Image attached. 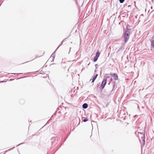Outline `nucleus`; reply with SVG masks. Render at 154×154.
I'll return each mask as SVG.
<instances>
[{"mask_svg":"<svg viewBox=\"0 0 154 154\" xmlns=\"http://www.w3.org/2000/svg\"><path fill=\"white\" fill-rule=\"evenodd\" d=\"M135 134L136 135L138 136L139 138H140V137L141 138L143 141V144L144 145L145 143V131H143L142 132L136 131L135 132Z\"/></svg>","mask_w":154,"mask_h":154,"instance_id":"1","label":"nucleus"},{"mask_svg":"<svg viewBox=\"0 0 154 154\" xmlns=\"http://www.w3.org/2000/svg\"><path fill=\"white\" fill-rule=\"evenodd\" d=\"M123 37L124 42L125 43H126L129 38L130 35L128 33H124L123 34Z\"/></svg>","mask_w":154,"mask_h":154,"instance_id":"2","label":"nucleus"},{"mask_svg":"<svg viewBox=\"0 0 154 154\" xmlns=\"http://www.w3.org/2000/svg\"><path fill=\"white\" fill-rule=\"evenodd\" d=\"M106 78H104L103 80L101 85V89H103L105 87L106 83Z\"/></svg>","mask_w":154,"mask_h":154,"instance_id":"3","label":"nucleus"},{"mask_svg":"<svg viewBox=\"0 0 154 154\" xmlns=\"http://www.w3.org/2000/svg\"><path fill=\"white\" fill-rule=\"evenodd\" d=\"M110 75L114 78L115 80H117L118 79V76L116 73H111Z\"/></svg>","mask_w":154,"mask_h":154,"instance_id":"4","label":"nucleus"},{"mask_svg":"<svg viewBox=\"0 0 154 154\" xmlns=\"http://www.w3.org/2000/svg\"><path fill=\"white\" fill-rule=\"evenodd\" d=\"M125 33H128L129 35L131 34V30L130 29H128V28L127 26L126 27V30H125V32H124Z\"/></svg>","mask_w":154,"mask_h":154,"instance_id":"5","label":"nucleus"},{"mask_svg":"<svg viewBox=\"0 0 154 154\" xmlns=\"http://www.w3.org/2000/svg\"><path fill=\"white\" fill-rule=\"evenodd\" d=\"M55 51L51 55V56L50 58V59H52V60L51 61V62H53L54 61V59L55 58Z\"/></svg>","mask_w":154,"mask_h":154,"instance_id":"6","label":"nucleus"},{"mask_svg":"<svg viewBox=\"0 0 154 154\" xmlns=\"http://www.w3.org/2000/svg\"><path fill=\"white\" fill-rule=\"evenodd\" d=\"M98 75V74H97L95 75H94L93 77V79H92V83L96 79V78L97 77Z\"/></svg>","mask_w":154,"mask_h":154,"instance_id":"7","label":"nucleus"},{"mask_svg":"<svg viewBox=\"0 0 154 154\" xmlns=\"http://www.w3.org/2000/svg\"><path fill=\"white\" fill-rule=\"evenodd\" d=\"M122 46H121L119 49L118 51H120L122 49H124V47L125 45V44H122Z\"/></svg>","mask_w":154,"mask_h":154,"instance_id":"8","label":"nucleus"},{"mask_svg":"<svg viewBox=\"0 0 154 154\" xmlns=\"http://www.w3.org/2000/svg\"><path fill=\"white\" fill-rule=\"evenodd\" d=\"M151 46L154 50V40H152L151 41Z\"/></svg>","mask_w":154,"mask_h":154,"instance_id":"9","label":"nucleus"},{"mask_svg":"<svg viewBox=\"0 0 154 154\" xmlns=\"http://www.w3.org/2000/svg\"><path fill=\"white\" fill-rule=\"evenodd\" d=\"M88 107V105L86 103H85L83 104L82 105V108L83 109H86Z\"/></svg>","mask_w":154,"mask_h":154,"instance_id":"10","label":"nucleus"},{"mask_svg":"<svg viewBox=\"0 0 154 154\" xmlns=\"http://www.w3.org/2000/svg\"><path fill=\"white\" fill-rule=\"evenodd\" d=\"M100 53L99 52V51H97L96 52V55L95 56L98 57L100 56Z\"/></svg>","mask_w":154,"mask_h":154,"instance_id":"11","label":"nucleus"},{"mask_svg":"<svg viewBox=\"0 0 154 154\" xmlns=\"http://www.w3.org/2000/svg\"><path fill=\"white\" fill-rule=\"evenodd\" d=\"M98 58V57H97L96 56H95L94 58V60H93L94 62H96L97 61V60Z\"/></svg>","mask_w":154,"mask_h":154,"instance_id":"12","label":"nucleus"},{"mask_svg":"<svg viewBox=\"0 0 154 154\" xmlns=\"http://www.w3.org/2000/svg\"><path fill=\"white\" fill-rule=\"evenodd\" d=\"M88 120V119L87 118H85L83 120V121L84 122H85Z\"/></svg>","mask_w":154,"mask_h":154,"instance_id":"13","label":"nucleus"},{"mask_svg":"<svg viewBox=\"0 0 154 154\" xmlns=\"http://www.w3.org/2000/svg\"><path fill=\"white\" fill-rule=\"evenodd\" d=\"M125 0H119V1L120 3H122L124 2Z\"/></svg>","mask_w":154,"mask_h":154,"instance_id":"14","label":"nucleus"},{"mask_svg":"<svg viewBox=\"0 0 154 154\" xmlns=\"http://www.w3.org/2000/svg\"><path fill=\"white\" fill-rule=\"evenodd\" d=\"M15 148V147H13V148H11V149H8V150H6V151H5V152H7L8 151H10L11 149H12L13 148Z\"/></svg>","mask_w":154,"mask_h":154,"instance_id":"15","label":"nucleus"},{"mask_svg":"<svg viewBox=\"0 0 154 154\" xmlns=\"http://www.w3.org/2000/svg\"><path fill=\"white\" fill-rule=\"evenodd\" d=\"M64 40H63V41L61 42V44H60V45L58 46V47H57V48H58L59 47H60L61 45H62V43H63V41Z\"/></svg>","mask_w":154,"mask_h":154,"instance_id":"16","label":"nucleus"},{"mask_svg":"<svg viewBox=\"0 0 154 154\" xmlns=\"http://www.w3.org/2000/svg\"><path fill=\"white\" fill-rule=\"evenodd\" d=\"M11 74H16V73H11ZM17 74H22V73H17Z\"/></svg>","mask_w":154,"mask_h":154,"instance_id":"17","label":"nucleus"},{"mask_svg":"<svg viewBox=\"0 0 154 154\" xmlns=\"http://www.w3.org/2000/svg\"><path fill=\"white\" fill-rule=\"evenodd\" d=\"M5 82L4 81H1L0 82V83L3 82Z\"/></svg>","mask_w":154,"mask_h":154,"instance_id":"18","label":"nucleus"},{"mask_svg":"<svg viewBox=\"0 0 154 154\" xmlns=\"http://www.w3.org/2000/svg\"><path fill=\"white\" fill-rule=\"evenodd\" d=\"M151 9H153V8H152V6H151Z\"/></svg>","mask_w":154,"mask_h":154,"instance_id":"19","label":"nucleus"},{"mask_svg":"<svg viewBox=\"0 0 154 154\" xmlns=\"http://www.w3.org/2000/svg\"><path fill=\"white\" fill-rule=\"evenodd\" d=\"M69 61H67V62H66V63H69Z\"/></svg>","mask_w":154,"mask_h":154,"instance_id":"20","label":"nucleus"},{"mask_svg":"<svg viewBox=\"0 0 154 154\" xmlns=\"http://www.w3.org/2000/svg\"><path fill=\"white\" fill-rule=\"evenodd\" d=\"M114 87H115V85H113V88Z\"/></svg>","mask_w":154,"mask_h":154,"instance_id":"21","label":"nucleus"},{"mask_svg":"<svg viewBox=\"0 0 154 154\" xmlns=\"http://www.w3.org/2000/svg\"><path fill=\"white\" fill-rule=\"evenodd\" d=\"M97 71V70H96V69H95V71H94V72H95Z\"/></svg>","mask_w":154,"mask_h":154,"instance_id":"22","label":"nucleus"},{"mask_svg":"<svg viewBox=\"0 0 154 154\" xmlns=\"http://www.w3.org/2000/svg\"><path fill=\"white\" fill-rule=\"evenodd\" d=\"M21 101H22V102H24V101H23V100H21Z\"/></svg>","mask_w":154,"mask_h":154,"instance_id":"23","label":"nucleus"},{"mask_svg":"<svg viewBox=\"0 0 154 154\" xmlns=\"http://www.w3.org/2000/svg\"><path fill=\"white\" fill-rule=\"evenodd\" d=\"M20 144H19V145H17V146H18L19 145H20Z\"/></svg>","mask_w":154,"mask_h":154,"instance_id":"24","label":"nucleus"},{"mask_svg":"<svg viewBox=\"0 0 154 154\" xmlns=\"http://www.w3.org/2000/svg\"><path fill=\"white\" fill-rule=\"evenodd\" d=\"M71 43H72V42H70Z\"/></svg>","mask_w":154,"mask_h":154,"instance_id":"25","label":"nucleus"}]
</instances>
